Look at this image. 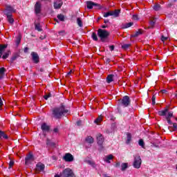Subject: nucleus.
I'll use <instances>...</instances> for the list:
<instances>
[{
    "instance_id": "nucleus-38",
    "label": "nucleus",
    "mask_w": 177,
    "mask_h": 177,
    "mask_svg": "<svg viewBox=\"0 0 177 177\" xmlns=\"http://www.w3.org/2000/svg\"><path fill=\"white\" fill-rule=\"evenodd\" d=\"M131 46V44H124L122 45V49H124V50H127Z\"/></svg>"
},
{
    "instance_id": "nucleus-41",
    "label": "nucleus",
    "mask_w": 177,
    "mask_h": 177,
    "mask_svg": "<svg viewBox=\"0 0 177 177\" xmlns=\"http://www.w3.org/2000/svg\"><path fill=\"white\" fill-rule=\"evenodd\" d=\"M139 146H141V147H145V141L143 140L140 139L138 141Z\"/></svg>"
},
{
    "instance_id": "nucleus-50",
    "label": "nucleus",
    "mask_w": 177,
    "mask_h": 177,
    "mask_svg": "<svg viewBox=\"0 0 177 177\" xmlns=\"http://www.w3.org/2000/svg\"><path fill=\"white\" fill-rule=\"evenodd\" d=\"M121 166V162H117L115 165H114L115 168H119Z\"/></svg>"
},
{
    "instance_id": "nucleus-35",
    "label": "nucleus",
    "mask_w": 177,
    "mask_h": 177,
    "mask_svg": "<svg viewBox=\"0 0 177 177\" xmlns=\"http://www.w3.org/2000/svg\"><path fill=\"white\" fill-rule=\"evenodd\" d=\"M102 121H103V119L102 118V116H98V118H97L95 120L94 122H95V124H98L99 122H102Z\"/></svg>"
},
{
    "instance_id": "nucleus-36",
    "label": "nucleus",
    "mask_w": 177,
    "mask_h": 177,
    "mask_svg": "<svg viewBox=\"0 0 177 177\" xmlns=\"http://www.w3.org/2000/svg\"><path fill=\"white\" fill-rule=\"evenodd\" d=\"M122 171H125L128 168V163L123 162L121 165Z\"/></svg>"
},
{
    "instance_id": "nucleus-1",
    "label": "nucleus",
    "mask_w": 177,
    "mask_h": 177,
    "mask_svg": "<svg viewBox=\"0 0 177 177\" xmlns=\"http://www.w3.org/2000/svg\"><path fill=\"white\" fill-rule=\"evenodd\" d=\"M68 113H70V111L66 109L64 103H61L60 106L52 109V116L56 120H60L63 115H66Z\"/></svg>"
},
{
    "instance_id": "nucleus-61",
    "label": "nucleus",
    "mask_w": 177,
    "mask_h": 177,
    "mask_svg": "<svg viewBox=\"0 0 177 177\" xmlns=\"http://www.w3.org/2000/svg\"><path fill=\"white\" fill-rule=\"evenodd\" d=\"M104 23L105 24H107V23H109V19H104Z\"/></svg>"
},
{
    "instance_id": "nucleus-45",
    "label": "nucleus",
    "mask_w": 177,
    "mask_h": 177,
    "mask_svg": "<svg viewBox=\"0 0 177 177\" xmlns=\"http://www.w3.org/2000/svg\"><path fill=\"white\" fill-rule=\"evenodd\" d=\"M94 8H95V9H100L101 6L100 4L97 3H94Z\"/></svg>"
},
{
    "instance_id": "nucleus-29",
    "label": "nucleus",
    "mask_w": 177,
    "mask_h": 177,
    "mask_svg": "<svg viewBox=\"0 0 177 177\" xmlns=\"http://www.w3.org/2000/svg\"><path fill=\"white\" fill-rule=\"evenodd\" d=\"M114 75H109L106 77V82L108 84H111V82H113L114 81Z\"/></svg>"
},
{
    "instance_id": "nucleus-17",
    "label": "nucleus",
    "mask_w": 177,
    "mask_h": 177,
    "mask_svg": "<svg viewBox=\"0 0 177 177\" xmlns=\"http://www.w3.org/2000/svg\"><path fill=\"white\" fill-rule=\"evenodd\" d=\"M168 113V106H167L166 108H165L164 110L162 111H159L158 112V115H160V117H165V115H167V113Z\"/></svg>"
},
{
    "instance_id": "nucleus-28",
    "label": "nucleus",
    "mask_w": 177,
    "mask_h": 177,
    "mask_svg": "<svg viewBox=\"0 0 177 177\" xmlns=\"http://www.w3.org/2000/svg\"><path fill=\"white\" fill-rule=\"evenodd\" d=\"M35 29L37 31H39V32H41V31H42V28L41 27V24L39 23H35Z\"/></svg>"
},
{
    "instance_id": "nucleus-37",
    "label": "nucleus",
    "mask_w": 177,
    "mask_h": 177,
    "mask_svg": "<svg viewBox=\"0 0 177 177\" xmlns=\"http://www.w3.org/2000/svg\"><path fill=\"white\" fill-rule=\"evenodd\" d=\"M57 17L58 20H60V21H64L65 17H64V15L59 14V15H58L57 16Z\"/></svg>"
},
{
    "instance_id": "nucleus-33",
    "label": "nucleus",
    "mask_w": 177,
    "mask_h": 177,
    "mask_svg": "<svg viewBox=\"0 0 177 177\" xmlns=\"http://www.w3.org/2000/svg\"><path fill=\"white\" fill-rule=\"evenodd\" d=\"M153 10H156V12H158V10H161V5L156 3L153 7Z\"/></svg>"
},
{
    "instance_id": "nucleus-15",
    "label": "nucleus",
    "mask_w": 177,
    "mask_h": 177,
    "mask_svg": "<svg viewBox=\"0 0 177 177\" xmlns=\"http://www.w3.org/2000/svg\"><path fill=\"white\" fill-rule=\"evenodd\" d=\"M19 57H20V52L15 53L12 55V57L10 58V63H13V62H15V60H17Z\"/></svg>"
},
{
    "instance_id": "nucleus-39",
    "label": "nucleus",
    "mask_w": 177,
    "mask_h": 177,
    "mask_svg": "<svg viewBox=\"0 0 177 177\" xmlns=\"http://www.w3.org/2000/svg\"><path fill=\"white\" fill-rule=\"evenodd\" d=\"M172 117H174V112L172 111H169L168 112L167 115L165 117V118H172Z\"/></svg>"
},
{
    "instance_id": "nucleus-42",
    "label": "nucleus",
    "mask_w": 177,
    "mask_h": 177,
    "mask_svg": "<svg viewBox=\"0 0 177 177\" xmlns=\"http://www.w3.org/2000/svg\"><path fill=\"white\" fill-rule=\"evenodd\" d=\"M20 42H21V38L20 37H17L15 41L16 45H19Z\"/></svg>"
},
{
    "instance_id": "nucleus-60",
    "label": "nucleus",
    "mask_w": 177,
    "mask_h": 177,
    "mask_svg": "<svg viewBox=\"0 0 177 177\" xmlns=\"http://www.w3.org/2000/svg\"><path fill=\"white\" fill-rule=\"evenodd\" d=\"M53 132H54L55 133H57V132H59V129H58V128H55V129H53Z\"/></svg>"
},
{
    "instance_id": "nucleus-22",
    "label": "nucleus",
    "mask_w": 177,
    "mask_h": 177,
    "mask_svg": "<svg viewBox=\"0 0 177 177\" xmlns=\"http://www.w3.org/2000/svg\"><path fill=\"white\" fill-rule=\"evenodd\" d=\"M153 20H150L149 28H154L156 26V21H157V18H152Z\"/></svg>"
},
{
    "instance_id": "nucleus-3",
    "label": "nucleus",
    "mask_w": 177,
    "mask_h": 177,
    "mask_svg": "<svg viewBox=\"0 0 177 177\" xmlns=\"http://www.w3.org/2000/svg\"><path fill=\"white\" fill-rule=\"evenodd\" d=\"M54 177H75L73 169L70 168L64 169L59 174H55Z\"/></svg>"
},
{
    "instance_id": "nucleus-24",
    "label": "nucleus",
    "mask_w": 177,
    "mask_h": 177,
    "mask_svg": "<svg viewBox=\"0 0 177 177\" xmlns=\"http://www.w3.org/2000/svg\"><path fill=\"white\" fill-rule=\"evenodd\" d=\"M5 73H6V68L4 67L0 68V80H2L5 77Z\"/></svg>"
},
{
    "instance_id": "nucleus-58",
    "label": "nucleus",
    "mask_w": 177,
    "mask_h": 177,
    "mask_svg": "<svg viewBox=\"0 0 177 177\" xmlns=\"http://www.w3.org/2000/svg\"><path fill=\"white\" fill-rule=\"evenodd\" d=\"M3 106V102L2 101V98L0 97V107H2Z\"/></svg>"
},
{
    "instance_id": "nucleus-64",
    "label": "nucleus",
    "mask_w": 177,
    "mask_h": 177,
    "mask_svg": "<svg viewBox=\"0 0 177 177\" xmlns=\"http://www.w3.org/2000/svg\"><path fill=\"white\" fill-rule=\"evenodd\" d=\"M102 19V17H99L97 19V21H99V20Z\"/></svg>"
},
{
    "instance_id": "nucleus-30",
    "label": "nucleus",
    "mask_w": 177,
    "mask_h": 177,
    "mask_svg": "<svg viewBox=\"0 0 177 177\" xmlns=\"http://www.w3.org/2000/svg\"><path fill=\"white\" fill-rule=\"evenodd\" d=\"M7 20L10 24H13L15 23V19H13V15H6Z\"/></svg>"
},
{
    "instance_id": "nucleus-25",
    "label": "nucleus",
    "mask_w": 177,
    "mask_h": 177,
    "mask_svg": "<svg viewBox=\"0 0 177 177\" xmlns=\"http://www.w3.org/2000/svg\"><path fill=\"white\" fill-rule=\"evenodd\" d=\"M46 145L48 146V147H55L56 143L50 141L49 138L46 139Z\"/></svg>"
},
{
    "instance_id": "nucleus-52",
    "label": "nucleus",
    "mask_w": 177,
    "mask_h": 177,
    "mask_svg": "<svg viewBox=\"0 0 177 177\" xmlns=\"http://www.w3.org/2000/svg\"><path fill=\"white\" fill-rule=\"evenodd\" d=\"M76 124H77V127H81V125H82V120L77 121Z\"/></svg>"
},
{
    "instance_id": "nucleus-47",
    "label": "nucleus",
    "mask_w": 177,
    "mask_h": 177,
    "mask_svg": "<svg viewBox=\"0 0 177 177\" xmlns=\"http://www.w3.org/2000/svg\"><path fill=\"white\" fill-rule=\"evenodd\" d=\"M98 145L100 146L99 151H103V150H104V147L103 146V144Z\"/></svg>"
},
{
    "instance_id": "nucleus-48",
    "label": "nucleus",
    "mask_w": 177,
    "mask_h": 177,
    "mask_svg": "<svg viewBox=\"0 0 177 177\" xmlns=\"http://www.w3.org/2000/svg\"><path fill=\"white\" fill-rule=\"evenodd\" d=\"M167 39H168V37H165L164 35H162V37H161V41L162 42H165V41H167Z\"/></svg>"
},
{
    "instance_id": "nucleus-51",
    "label": "nucleus",
    "mask_w": 177,
    "mask_h": 177,
    "mask_svg": "<svg viewBox=\"0 0 177 177\" xmlns=\"http://www.w3.org/2000/svg\"><path fill=\"white\" fill-rule=\"evenodd\" d=\"M165 119L167 121L168 124H169V125H173L174 123L172 122L170 118H165Z\"/></svg>"
},
{
    "instance_id": "nucleus-11",
    "label": "nucleus",
    "mask_w": 177,
    "mask_h": 177,
    "mask_svg": "<svg viewBox=\"0 0 177 177\" xmlns=\"http://www.w3.org/2000/svg\"><path fill=\"white\" fill-rule=\"evenodd\" d=\"M104 142V137L102 133H98L97 136V145H103Z\"/></svg>"
},
{
    "instance_id": "nucleus-56",
    "label": "nucleus",
    "mask_w": 177,
    "mask_h": 177,
    "mask_svg": "<svg viewBox=\"0 0 177 177\" xmlns=\"http://www.w3.org/2000/svg\"><path fill=\"white\" fill-rule=\"evenodd\" d=\"M160 92H162V93H165V95H167L168 93V91H167L165 89L161 90Z\"/></svg>"
},
{
    "instance_id": "nucleus-27",
    "label": "nucleus",
    "mask_w": 177,
    "mask_h": 177,
    "mask_svg": "<svg viewBox=\"0 0 177 177\" xmlns=\"http://www.w3.org/2000/svg\"><path fill=\"white\" fill-rule=\"evenodd\" d=\"M86 6H87V9H93V6H94V2L91 1H87L86 2Z\"/></svg>"
},
{
    "instance_id": "nucleus-4",
    "label": "nucleus",
    "mask_w": 177,
    "mask_h": 177,
    "mask_svg": "<svg viewBox=\"0 0 177 177\" xmlns=\"http://www.w3.org/2000/svg\"><path fill=\"white\" fill-rule=\"evenodd\" d=\"M119 104L124 108L131 106V98L128 95H124L121 100H119Z\"/></svg>"
},
{
    "instance_id": "nucleus-18",
    "label": "nucleus",
    "mask_w": 177,
    "mask_h": 177,
    "mask_svg": "<svg viewBox=\"0 0 177 177\" xmlns=\"http://www.w3.org/2000/svg\"><path fill=\"white\" fill-rule=\"evenodd\" d=\"M2 139H5L6 140H7L8 139H9V136H8V134H6V133H5V131L0 130V140Z\"/></svg>"
},
{
    "instance_id": "nucleus-16",
    "label": "nucleus",
    "mask_w": 177,
    "mask_h": 177,
    "mask_svg": "<svg viewBox=\"0 0 177 177\" xmlns=\"http://www.w3.org/2000/svg\"><path fill=\"white\" fill-rule=\"evenodd\" d=\"M8 48V44H0V59L2 57V55H3V52H5V49Z\"/></svg>"
},
{
    "instance_id": "nucleus-20",
    "label": "nucleus",
    "mask_w": 177,
    "mask_h": 177,
    "mask_svg": "<svg viewBox=\"0 0 177 177\" xmlns=\"http://www.w3.org/2000/svg\"><path fill=\"white\" fill-rule=\"evenodd\" d=\"M142 34H143V30L142 29H138V31H136L135 33H133L131 37L133 38H136L138 37H139V35H142Z\"/></svg>"
},
{
    "instance_id": "nucleus-6",
    "label": "nucleus",
    "mask_w": 177,
    "mask_h": 177,
    "mask_svg": "<svg viewBox=\"0 0 177 177\" xmlns=\"http://www.w3.org/2000/svg\"><path fill=\"white\" fill-rule=\"evenodd\" d=\"M133 167L136 168V169H139V168H140V165H142V158L139 155L133 156Z\"/></svg>"
},
{
    "instance_id": "nucleus-13",
    "label": "nucleus",
    "mask_w": 177,
    "mask_h": 177,
    "mask_svg": "<svg viewBox=\"0 0 177 177\" xmlns=\"http://www.w3.org/2000/svg\"><path fill=\"white\" fill-rule=\"evenodd\" d=\"M44 169H45V165L41 162H39L36 165V171L37 172H41L42 171H44Z\"/></svg>"
},
{
    "instance_id": "nucleus-59",
    "label": "nucleus",
    "mask_w": 177,
    "mask_h": 177,
    "mask_svg": "<svg viewBox=\"0 0 177 177\" xmlns=\"http://www.w3.org/2000/svg\"><path fill=\"white\" fill-rule=\"evenodd\" d=\"M114 48H115V47H114V46H113V45L109 46V48H110L111 52H113V50H114Z\"/></svg>"
},
{
    "instance_id": "nucleus-53",
    "label": "nucleus",
    "mask_w": 177,
    "mask_h": 177,
    "mask_svg": "<svg viewBox=\"0 0 177 177\" xmlns=\"http://www.w3.org/2000/svg\"><path fill=\"white\" fill-rule=\"evenodd\" d=\"M133 20H139V16H138L137 15H133Z\"/></svg>"
},
{
    "instance_id": "nucleus-10",
    "label": "nucleus",
    "mask_w": 177,
    "mask_h": 177,
    "mask_svg": "<svg viewBox=\"0 0 177 177\" xmlns=\"http://www.w3.org/2000/svg\"><path fill=\"white\" fill-rule=\"evenodd\" d=\"M31 56L33 62L35 63V64H38V63H39V56L38 55V53L35 52H32Z\"/></svg>"
},
{
    "instance_id": "nucleus-9",
    "label": "nucleus",
    "mask_w": 177,
    "mask_h": 177,
    "mask_svg": "<svg viewBox=\"0 0 177 177\" xmlns=\"http://www.w3.org/2000/svg\"><path fill=\"white\" fill-rule=\"evenodd\" d=\"M62 159L66 161V162H72V161H74V156L70 153H66L63 156Z\"/></svg>"
},
{
    "instance_id": "nucleus-54",
    "label": "nucleus",
    "mask_w": 177,
    "mask_h": 177,
    "mask_svg": "<svg viewBox=\"0 0 177 177\" xmlns=\"http://www.w3.org/2000/svg\"><path fill=\"white\" fill-rule=\"evenodd\" d=\"M105 61L106 64H109L110 62H111V59H110V58H106Z\"/></svg>"
},
{
    "instance_id": "nucleus-62",
    "label": "nucleus",
    "mask_w": 177,
    "mask_h": 177,
    "mask_svg": "<svg viewBox=\"0 0 177 177\" xmlns=\"http://www.w3.org/2000/svg\"><path fill=\"white\" fill-rule=\"evenodd\" d=\"M71 73H73V71L71 70L68 73H67V75H70L71 74Z\"/></svg>"
},
{
    "instance_id": "nucleus-19",
    "label": "nucleus",
    "mask_w": 177,
    "mask_h": 177,
    "mask_svg": "<svg viewBox=\"0 0 177 177\" xmlns=\"http://www.w3.org/2000/svg\"><path fill=\"white\" fill-rule=\"evenodd\" d=\"M133 24V22H129V23H127V24H122L120 27L122 30H125V28H129V27H132Z\"/></svg>"
},
{
    "instance_id": "nucleus-55",
    "label": "nucleus",
    "mask_w": 177,
    "mask_h": 177,
    "mask_svg": "<svg viewBox=\"0 0 177 177\" xmlns=\"http://www.w3.org/2000/svg\"><path fill=\"white\" fill-rule=\"evenodd\" d=\"M172 128H174V131H176L177 130V124L176 123H173Z\"/></svg>"
},
{
    "instance_id": "nucleus-40",
    "label": "nucleus",
    "mask_w": 177,
    "mask_h": 177,
    "mask_svg": "<svg viewBox=\"0 0 177 177\" xmlns=\"http://www.w3.org/2000/svg\"><path fill=\"white\" fill-rule=\"evenodd\" d=\"M77 24L79 26V27H82V20H81V18L77 19Z\"/></svg>"
},
{
    "instance_id": "nucleus-26",
    "label": "nucleus",
    "mask_w": 177,
    "mask_h": 177,
    "mask_svg": "<svg viewBox=\"0 0 177 177\" xmlns=\"http://www.w3.org/2000/svg\"><path fill=\"white\" fill-rule=\"evenodd\" d=\"M127 140L126 144L129 145L131 143V140H132V134L131 133H127Z\"/></svg>"
},
{
    "instance_id": "nucleus-31",
    "label": "nucleus",
    "mask_w": 177,
    "mask_h": 177,
    "mask_svg": "<svg viewBox=\"0 0 177 177\" xmlns=\"http://www.w3.org/2000/svg\"><path fill=\"white\" fill-rule=\"evenodd\" d=\"M113 158H114V156L113 155L110 154L106 156V160H104V161H105V162H107V164H110V162H111L110 161V160H113Z\"/></svg>"
},
{
    "instance_id": "nucleus-8",
    "label": "nucleus",
    "mask_w": 177,
    "mask_h": 177,
    "mask_svg": "<svg viewBox=\"0 0 177 177\" xmlns=\"http://www.w3.org/2000/svg\"><path fill=\"white\" fill-rule=\"evenodd\" d=\"M35 158L34 157V155L32 152H30L28 155H26V157L25 158V165H30L32 161H35Z\"/></svg>"
},
{
    "instance_id": "nucleus-32",
    "label": "nucleus",
    "mask_w": 177,
    "mask_h": 177,
    "mask_svg": "<svg viewBox=\"0 0 177 177\" xmlns=\"http://www.w3.org/2000/svg\"><path fill=\"white\" fill-rule=\"evenodd\" d=\"M62 6H63V3L54 2L55 9H60V8H62Z\"/></svg>"
},
{
    "instance_id": "nucleus-12",
    "label": "nucleus",
    "mask_w": 177,
    "mask_h": 177,
    "mask_svg": "<svg viewBox=\"0 0 177 177\" xmlns=\"http://www.w3.org/2000/svg\"><path fill=\"white\" fill-rule=\"evenodd\" d=\"M41 3H39V2H36L35 5V13L36 15H39V13H41Z\"/></svg>"
},
{
    "instance_id": "nucleus-43",
    "label": "nucleus",
    "mask_w": 177,
    "mask_h": 177,
    "mask_svg": "<svg viewBox=\"0 0 177 177\" xmlns=\"http://www.w3.org/2000/svg\"><path fill=\"white\" fill-rule=\"evenodd\" d=\"M49 97H52V94L50 93H49L48 94H46L45 95H44V98L45 99V100H48V99Z\"/></svg>"
},
{
    "instance_id": "nucleus-49",
    "label": "nucleus",
    "mask_w": 177,
    "mask_h": 177,
    "mask_svg": "<svg viewBox=\"0 0 177 177\" xmlns=\"http://www.w3.org/2000/svg\"><path fill=\"white\" fill-rule=\"evenodd\" d=\"M86 164H88L89 165H95V162L91 160H87Z\"/></svg>"
},
{
    "instance_id": "nucleus-23",
    "label": "nucleus",
    "mask_w": 177,
    "mask_h": 177,
    "mask_svg": "<svg viewBox=\"0 0 177 177\" xmlns=\"http://www.w3.org/2000/svg\"><path fill=\"white\" fill-rule=\"evenodd\" d=\"M85 141L86 142V143H88L89 145H92V143H93V142H95V140L93 139V137H92V136H87L85 138Z\"/></svg>"
},
{
    "instance_id": "nucleus-34",
    "label": "nucleus",
    "mask_w": 177,
    "mask_h": 177,
    "mask_svg": "<svg viewBox=\"0 0 177 177\" xmlns=\"http://www.w3.org/2000/svg\"><path fill=\"white\" fill-rule=\"evenodd\" d=\"M91 38L92 39H93V41H99V39L97 38V35L95 32L92 33Z\"/></svg>"
},
{
    "instance_id": "nucleus-63",
    "label": "nucleus",
    "mask_w": 177,
    "mask_h": 177,
    "mask_svg": "<svg viewBox=\"0 0 177 177\" xmlns=\"http://www.w3.org/2000/svg\"><path fill=\"white\" fill-rule=\"evenodd\" d=\"M102 28H107V26H106V25H102Z\"/></svg>"
},
{
    "instance_id": "nucleus-2",
    "label": "nucleus",
    "mask_w": 177,
    "mask_h": 177,
    "mask_svg": "<svg viewBox=\"0 0 177 177\" xmlns=\"http://www.w3.org/2000/svg\"><path fill=\"white\" fill-rule=\"evenodd\" d=\"M110 36V32L104 29L97 30V37L101 39L102 42H107V39Z\"/></svg>"
},
{
    "instance_id": "nucleus-5",
    "label": "nucleus",
    "mask_w": 177,
    "mask_h": 177,
    "mask_svg": "<svg viewBox=\"0 0 177 177\" xmlns=\"http://www.w3.org/2000/svg\"><path fill=\"white\" fill-rule=\"evenodd\" d=\"M121 13V10L115 9L114 10H110L106 12H103V17H109V16H113L114 17H118Z\"/></svg>"
},
{
    "instance_id": "nucleus-7",
    "label": "nucleus",
    "mask_w": 177,
    "mask_h": 177,
    "mask_svg": "<svg viewBox=\"0 0 177 177\" xmlns=\"http://www.w3.org/2000/svg\"><path fill=\"white\" fill-rule=\"evenodd\" d=\"M13 13H16V9L12 7V6L7 5L6 6V10H4V15L6 16H12Z\"/></svg>"
},
{
    "instance_id": "nucleus-44",
    "label": "nucleus",
    "mask_w": 177,
    "mask_h": 177,
    "mask_svg": "<svg viewBox=\"0 0 177 177\" xmlns=\"http://www.w3.org/2000/svg\"><path fill=\"white\" fill-rule=\"evenodd\" d=\"M13 165H15V161L10 160L9 162L8 169H10V168H12L13 167Z\"/></svg>"
},
{
    "instance_id": "nucleus-14",
    "label": "nucleus",
    "mask_w": 177,
    "mask_h": 177,
    "mask_svg": "<svg viewBox=\"0 0 177 177\" xmlns=\"http://www.w3.org/2000/svg\"><path fill=\"white\" fill-rule=\"evenodd\" d=\"M41 129L43 132H49L50 131V127L46 123H43L41 126Z\"/></svg>"
},
{
    "instance_id": "nucleus-57",
    "label": "nucleus",
    "mask_w": 177,
    "mask_h": 177,
    "mask_svg": "<svg viewBox=\"0 0 177 177\" xmlns=\"http://www.w3.org/2000/svg\"><path fill=\"white\" fill-rule=\"evenodd\" d=\"M28 47H25L24 49V53H27V52H28Z\"/></svg>"
},
{
    "instance_id": "nucleus-46",
    "label": "nucleus",
    "mask_w": 177,
    "mask_h": 177,
    "mask_svg": "<svg viewBox=\"0 0 177 177\" xmlns=\"http://www.w3.org/2000/svg\"><path fill=\"white\" fill-rule=\"evenodd\" d=\"M156 95H153V96H152V104H153V106H154V104H156Z\"/></svg>"
},
{
    "instance_id": "nucleus-21",
    "label": "nucleus",
    "mask_w": 177,
    "mask_h": 177,
    "mask_svg": "<svg viewBox=\"0 0 177 177\" xmlns=\"http://www.w3.org/2000/svg\"><path fill=\"white\" fill-rule=\"evenodd\" d=\"M10 55H12V52L10 51V50H8L6 53H4V54L3 55V56H1V57L2 59H3V60H5L8 59L9 56H10Z\"/></svg>"
}]
</instances>
